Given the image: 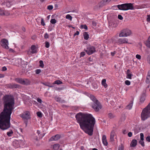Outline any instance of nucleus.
I'll use <instances>...</instances> for the list:
<instances>
[{
	"instance_id": "obj_16",
	"label": "nucleus",
	"mask_w": 150,
	"mask_h": 150,
	"mask_svg": "<svg viewBox=\"0 0 150 150\" xmlns=\"http://www.w3.org/2000/svg\"><path fill=\"white\" fill-rule=\"evenodd\" d=\"M102 142L104 145L106 146H107L108 143L106 139V137L105 135H103V136Z\"/></svg>"
},
{
	"instance_id": "obj_62",
	"label": "nucleus",
	"mask_w": 150,
	"mask_h": 150,
	"mask_svg": "<svg viewBox=\"0 0 150 150\" xmlns=\"http://www.w3.org/2000/svg\"><path fill=\"white\" fill-rule=\"evenodd\" d=\"M115 52H111V55L112 56H113L115 55Z\"/></svg>"
},
{
	"instance_id": "obj_25",
	"label": "nucleus",
	"mask_w": 150,
	"mask_h": 150,
	"mask_svg": "<svg viewBox=\"0 0 150 150\" xmlns=\"http://www.w3.org/2000/svg\"><path fill=\"white\" fill-rule=\"evenodd\" d=\"M59 146L60 145L59 144H55L53 145V148L54 150H58L59 148Z\"/></svg>"
},
{
	"instance_id": "obj_11",
	"label": "nucleus",
	"mask_w": 150,
	"mask_h": 150,
	"mask_svg": "<svg viewBox=\"0 0 150 150\" xmlns=\"http://www.w3.org/2000/svg\"><path fill=\"white\" fill-rule=\"evenodd\" d=\"M146 92L145 91H144L142 93V94L141 95L140 98V100L139 101V103H142L145 101V97H146Z\"/></svg>"
},
{
	"instance_id": "obj_23",
	"label": "nucleus",
	"mask_w": 150,
	"mask_h": 150,
	"mask_svg": "<svg viewBox=\"0 0 150 150\" xmlns=\"http://www.w3.org/2000/svg\"><path fill=\"white\" fill-rule=\"evenodd\" d=\"M125 31L124 30L121 31L120 33L119 34V36L120 37H126V35L125 34Z\"/></svg>"
},
{
	"instance_id": "obj_33",
	"label": "nucleus",
	"mask_w": 150,
	"mask_h": 150,
	"mask_svg": "<svg viewBox=\"0 0 150 150\" xmlns=\"http://www.w3.org/2000/svg\"><path fill=\"white\" fill-rule=\"evenodd\" d=\"M81 28H84L86 30H87L88 29L87 26L86 25H81Z\"/></svg>"
},
{
	"instance_id": "obj_22",
	"label": "nucleus",
	"mask_w": 150,
	"mask_h": 150,
	"mask_svg": "<svg viewBox=\"0 0 150 150\" xmlns=\"http://www.w3.org/2000/svg\"><path fill=\"white\" fill-rule=\"evenodd\" d=\"M83 35L84 37V39L87 40L89 38V35L87 32H84L83 33Z\"/></svg>"
},
{
	"instance_id": "obj_14",
	"label": "nucleus",
	"mask_w": 150,
	"mask_h": 150,
	"mask_svg": "<svg viewBox=\"0 0 150 150\" xmlns=\"http://www.w3.org/2000/svg\"><path fill=\"white\" fill-rule=\"evenodd\" d=\"M116 136V134H115L114 130H112L110 133V141L113 142L114 141V137Z\"/></svg>"
},
{
	"instance_id": "obj_60",
	"label": "nucleus",
	"mask_w": 150,
	"mask_h": 150,
	"mask_svg": "<svg viewBox=\"0 0 150 150\" xmlns=\"http://www.w3.org/2000/svg\"><path fill=\"white\" fill-rule=\"evenodd\" d=\"M92 25L95 26H96V23L95 21H93L92 23Z\"/></svg>"
},
{
	"instance_id": "obj_17",
	"label": "nucleus",
	"mask_w": 150,
	"mask_h": 150,
	"mask_svg": "<svg viewBox=\"0 0 150 150\" xmlns=\"http://www.w3.org/2000/svg\"><path fill=\"white\" fill-rule=\"evenodd\" d=\"M23 85H28L30 84L31 81L27 79H25L23 80Z\"/></svg>"
},
{
	"instance_id": "obj_1",
	"label": "nucleus",
	"mask_w": 150,
	"mask_h": 150,
	"mask_svg": "<svg viewBox=\"0 0 150 150\" xmlns=\"http://www.w3.org/2000/svg\"><path fill=\"white\" fill-rule=\"evenodd\" d=\"M4 108L0 114V129L3 130L7 129L10 126V120L12 110L14 108V99L8 95L4 96Z\"/></svg>"
},
{
	"instance_id": "obj_44",
	"label": "nucleus",
	"mask_w": 150,
	"mask_h": 150,
	"mask_svg": "<svg viewBox=\"0 0 150 150\" xmlns=\"http://www.w3.org/2000/svg\"><path fill=\"white\" fill-rule=\"evenodd\" d=\"M10 14V13L8 11H5V12H4V15H5L6 16H8Z\"/></svg>"
},
{
	"instance_id": "obj_21",
	"label": "nucleus",
	"mask_w": 150,
	"mask_h": 150,
	"mask_svg": "<svg viewBox=\"0 0 150 150\" xmlns=\"http://www.w3.org/2000/svg\"><path fill=\"white\" fill-rule=\"evenodd\" d=\"M23 79L21 78H17L15 79V81L21 84H23Z\"/></svg>"
},
{
	"instance_id": "obj_57",
	"label": "nucleus",
	"mask_w": 150,
	"mask_h": 150,
	"mask_svg": "<svg viewBox=\"0 0 150 150\" xmlns=\"http://www.w3.org/2000/svg\"><path fill=\"white\" fill-rule=\"evenodd\" d=\"M79 32L78 31H77L74 34V36H75L76 35H78L79 34Z\"/></svg>"
},
{
	"instance_id": "obj_59",
	"label": "nucleus",
	"mask_w": 150,
	"mask_h": 150,
	"mask_svg": "<svg viewBox=\"0 0 150 150\" xmlns=\"http://www.w3.org/2000/svg\"><path fill=\"white\" fill-rule=\"evenodd\" d=\"M130 71L129 69L127 70V75L128 74H130L131 73H130Z\"/></svg>"
},
{
	"instance_id": "obj_7",
	"label": "nucleus",
	"mask_w": 150,
	"mask_h": 150,
	"mask_svg": "<svg viewBox=\"0 0 150 150\" xmlns=\"http://www.w3.org/2000/svg\"><path fill=\"white\" fill-rule=\"evenodd\" d=\"M0 44L2 47L5 49H8L9 48L8 46V40L6 39H2L0 42Z\"/></svg>"
},
{
	"instance_id": "obj_6",
	"label": "nucleus",
	"mask_w": 150,
	"mask_h": 150,
	"mask_svg": "<svg viewBox=\"0 0 150 150\" xmlns=\"http://www.w3.org/2000/svg\"><path fill=\"white\" fill-rule=\"evenodd\" d=\"M84 50L88 55L91 54L96 51L95 47L91 45L87 46L86 49H85Z\"/></svg>"
},
{
	"instance_id": "obj_30",
	"label": "nucleus",
	"mask_w": 150,
	"mask_h": 150,
	"mask_svg": "<svg viewBox=\"0 0 150 150\" xmlns=\"http://www.w3.org/2000/svg\"><path fill=\"white\" fill-rule=\"evenodd\" d=\"M132 103H130L127 106V107H126L127 108V109H128L129 110H130L132 108Z\"/></svg>"
},
{
	"instance_id": "obj_43",
	"label": "nucleus",
	"mask_w": 150,
	"mask_h": 150,
	"mask_svg": "<svg viewBox=\"0 0 150 150\" xmlns=\"http://www.w3.org/2000/svg\"><path fill=\"white\" fill-rule=\"evenodd\" d=\"M53 8V6L52 5H49L47 6V9L49 10H51Z\"/></svg>"
},
{
	"instance_id": "obj_13",
	"label": "nucleus",
	"mask_w": 150,
	"mask_h": 150,
	"mask_svg": "<svg viewBox=\"0 0 150 150\" xmlns=\"http://www.w3.org/2000/svg\"><path fill=\"white\" fill-rule=\"evenodd\" d=\"M61 137L60 135L57 134L55 136L52 137L50 139V141H57L59 140Z\"/></svg>"
},
{
	"instance_id": "obj_5",
	"label": "nucleus",
	"mask_w": 150,
	"mask_h": 150,
	"mask_svg": "<svg viewBox=\"0 0 150 150\" xmlns=\"http://www.w3.org/2000/svg\"><path fill=\"white\" fill-rule=\"evenodd\" d=\"M117 6L120 10L127 11L129 10H133L134 8L132 3H125L121 5H119Z\"/></svg>"
},
{
	"instance_id": "obj_49",
	"label": "nucleus",
	"mask_w": 150,
	"mask_h": 150,
	"mask_svg": "<svg viewBox=\"0 0 150 150\" xmlns=\"http://www.w3.org/2000/svg\"><path fill=\"white\" fill-rule=\"evenodd\" d=\"M4 13V11L1 9H0V15H3Z\"/></svg>"
},
{
	"instance_id": "obj_54",
	"label": "nucleus",
	"mask_w": 150,
	"mask_h": 150,
	"mask_svg": "<svg viewBox=\"0 0 150 150\" xmlns=\"http://www.w3.org/2000/svg\"><path fill=\"white\" fill-rule=\"evenodd\" d=\"M147 21L149 22L150 21V15H148L147 16V18L146 19Z\"/></svg>"
},
{
	"instance_id": "obj_41",
	"label": "nucleus",
	"mask_w": 150,
	"mask_h": 150,
	"mask_svg": "<svg viewBox=\"0 0 150 150\" xmlns=\"http://www.w3.org/2000/svg\"><path fill=\"white\" fill-rule=\"evenodd\" d=\"M140 8H145L147 7L146 6V5L145 4H142L140 6Z\"/></svg>"
},
{
	"instance_id": "obj_61",
	"label": "nucleus",
	"mask_w": 150,
	"mask_h": 150,
	"mask_svg": "<svg viewBox=\"0 0 150 150\" xmlns=\"http://www.w3.org/2000/svg\"><path fill=\"white\" fill-rule=\"evenodd\" d=\"M4 74H0V78H2L4 77Z\"/></svg>"
},
{
	"instance_id": "obj_2",
	"label": "nucleus",
	"mask_w": 150,
	"mask_h": 150,
	"mask_svg": "<svg viewBox=\"0 0 150 150\" xmlns=\"http://www.w3.org/2000/svg\"><path fill=\"white\" fill-rule=\"evenodd\" d=\"M75 117L81 128L88 135H92L96 122L92 115L79 112L76 115Z\"/></svg>"
},
{
	"instance_id": "obj_15",
	"label": "nucleus",
	"mask_w": 150,
	"mask_h": 150,
	"mask_svg": "<svg viewBox=\"0 0 150 150\" xmlns=\"http://www.w3.org/2000/svg\"><path fill=\"white\" fill-rule=\"evenodd\" d=\"M19 86L20 85H19L15 84H13L10 83L8 85V87L10 88H19Z\"/></svg>"
},
{
	"instance_id": "obj_39",
	"label": "nucleus",
	"mask_w": 150,
	"mask_h": 150,
	"mask_svg": "<svg viewBox=\"0 0 150 150\" xmlns=\"http://www.w3.org/2000/svg\"><path fill=\"white\" fill-rule=\"evenodd\" d=\"M125 83L126 85L128 86L130 84V82L127 80L125 81Z\"/></svg>"
},
{
	"instance_id": "obj_53",
	"label": "nucleus",
	"mask_w": 150,
	"mask_h": 150,
	"mask_svg": "<svg viewBox=\"0 0 150 150\" xmlns=\"http://www.w3.org/2000/svg\"><path fill=\"white\" fill-rule=\"evenodd\" d=\"M44 38L45 39H47L49 38V35L47 33H46L44 35Z\"/></svg>"
},
{
	"instance_id": "obj_19",
	"label": "nucleus",
	"mask_w": 150,
	"mask_h": 150,
	"mask_svg": "<svg viewBox=\"0 0 150 150\" xmlns=\"http://www.w3.org/2000/svg\"><path fill=\"white\" fill-rule=\"evenodd\" d=\"M137 144V141L136 139H133L131 142L130 144V146L135 147Z\"/></svg>"
},
{
	"instance_id": "obj_55",
	"label": "nucleus",
	"mask_w": 150,
	"mask_h": 150,
	"mask_svg": "<svg viewBox=\"0 0 150 150\" xmlns=\"http://www.w3.org/2000/svg\"><path fill=\"white\" fill-rule=\"evenodd\" d=\"M37 101L38 102L41 103H42V100L40 98H38L37 99Z\"/></svg>"
},
{
	"instance_id": "obj_24",
	"label": "nucleus",
	"mask_w": 150,
	"mask_h": 150,
	"mask_svg": "<svg viewBox=\"0 0 150 150\" xmlns=\"http://www.w3.org/2000/svg\"><path fill=\"white\" fill-rule=\"evenodd\" d=\"M106 79H103L102 80V82H101L102 85L103 86H104L105 88H107L108 86L107 84L106 83Z\"/></svg>"
},
{
	"instance_id": "obj_56",
	"label": "nucleus",
	"mask_w": 150,
	"mask_h": 150,
	"mask_svg": "<svg viewBox=\"0 0 150 150\" xmlns=\"http://www.w3.org/2000/svg\"><path fill=\"white\" fill-rule=\"evenodd\" d=\"M128 135L129 137H132V133L131 132H129L128 133Z\"/></svg>"
},
{
	"instance_id": "obj_28",
	"label": "nucleus",
	"mask_w": 150,
	"mask_h": 150,
	"mask_svg": "<svg viewBox=\"0 0 150 150\" xmlns=\"http://www.w3.org/2000/svg\"><path fill=\"white\" fill-rule=\"evenodd\" d=\"M13 132L12 130H10L7 133V135L9 137L11 136L12 134H13Z\"/></svg>"
},
{
	"instance_id": "obj_58",
	"label": "nucleus",
	"mask_w": 150,
	"mask_h": 150,
	"mask_svg": "<svg viewBox=\"0 0 150 150\" xmlns=\"http://www.w3.org/2000/svg\"><path fill=\"white\" fill-rule=\"evenodd\" d=\"M6 69H7V68H6V67H3V68H2V71H4L6 70Z\"/></svg>"
},
{
	"instance_id": "obj_35",
	"label": "nucleus",
	"mask_w": 150,
	"mask_h": 150,
	"mask_svg": "<svg viewBox=\"0 0 150 150\" xmlns=\"http://www.w3.org/2000/svg\"><path fill=\"white\" fill-rule=\"evenodd\" d=\"M37 116L40 117H42V115L41 112H37Z\"/></svg>"
},
{
	"instance_id": "obj_12",
	"label": "nucleus",
	"mask_w": 150,
	"mask_h": 150,
	"mask_svg": "<svg viewBox=\"0 0 150 150\" xmlns=\"http://www.w3.org/2000/svg\"><path fill=\"white\" fill-rule=\"evenodd\" d=\"M111 0H103L99 3L98 5L99 7L103 6L108 3Z\"/></svg>"
},
{
	"instance_id": "obj_50",
	"label": "nucleus",
	"mask_w": 150,
	"mask_h": 150,
	"mask_svg": "<svg viewBox=\"0 0 150 150\" xmlns=\"http://www.w3.org/2000/svg\"><path fill=\"white\" fill-rule=\"evenodd\" d=\"M118 18H119V19L120 20H122L123 19V17H122V16L120 15H118Z\"/></svg>"
},
{
	"instance_id": "obj_42",
	"label": "nucleus",
	"mask_w": 150,
	"mask_h": 150,
	"mask_svg": "<svg viewBox=\"0 0 150 150\" xmlns=\"http://www.w3.org/2000/svg\"><path fill=\"white\" fill-rule=\"evenodd\" d=\"M140 135L141 140H143L144 139V134H143V133H141L140 134Z\"/></svg>"
},
{
	"instance_id": "obj_46",
	"label": "nucleus",
	"mask_w": 150,
	"mask_h": 150,
	"mask_svg": "<svg viewBox=\"0 0 150 150\" xmlns=\"http://www.w3.org/2000/svg\"><path fill=\"white\" fill-rule=\"evenodd\" d=\"M132 76V74H128L127 76V78L128 79H131Z\"/></svg>"
},
{
	"instance_id": "obj_45",
	"label": "nucleus",
	"mask_w": 150,
	"mask_h": 150,
	"mask_svg": "<svg viewBox=\"0 0 150 150\" xmlns=\"http://www.w3.org/2000/svg\"><path fill=\"white\" fill-rule=\"evenodd\" d=\"M147 59L148 63L150 64V54L148 56Z\"/></svg>"
},
{
	"instance_id": "obj_29",
	"label": "nucleus",
	"mask_w": 150,
	"mask_h": 150,
	"mask_svg": "<svg viewBox=\"0 0 150 150\" xmlns=\"http://www.w3.org/2000/svg\"><path fill=\"white\" fill-rule=\"evenodd\" d=\"M66 18L69 20L70 21H71L72 17L69 14H67L66 16Z\"/></svg>"
},
{
	"instance_id": "obj_48",
	"label": "nucleus",
	"mask_w": 150,
	"mask_h": 150,
	"mask_svg": "<svg viewBox=\"0 0 150 150\" xmlns=\"http://www.w3.org/2000/svg\"><path fill=\"white\" fill-rule=\"evenodd\" d=\"M136 57L137 58L139 59H141V56L139 54H137L136 56Z\"/></svg>"
},
{
	"instance_id": "obj_34",
	"label": "nucleus",
	"mask_w": 150,
	"mask_h": 150,
	"mask_svg": "<svg viewBox=\"0 0 150 150\" xmlns=\"http://www.w3.org/2000/svg\"><path fill=\"white\" fill-rule=\"evenodd\" d=\"M57 21L55 19H52L50 20V23L53 24L55 23Z\"/></svg>"
},
{
	"instance_id": "obj_40",
	"label": "nucleus",
	"mask_w": 150,
	"mask_h": 150,
	"mask_svg": "<svg viewBox=\"0 0 150 150\" xmlns=\"http://www.w3.org/2000/svg\"><path fill=\"white\" fill-rule=\"evenodd\" d=\"M85 55V53L84 52H81L80 54V57H83Z\"/></svg>"
},
{
	"instance_id": "obj_9",
	"label": "nucleus",
	"mask_w": 150,
	"mask_h": 150,
	"mask_svg": "<svg viewBox=\"0 0 150 150\" xmlns=\"http://www.w3.org/2000/svg\"><path fill=\"white\" fill-rule=\"evenodd\" d=\"M31 51H28V54H30L31 53L34 54L37 52V49L36 46L35 45H33L31 47Z\"/></svg>"
},
{
	"instance_id": "obj_20",
	"label": "nucleus",
	"mask_w": 150,
	"mask_h": 150,
	"mask_svg": "<svg viewBox=\"0 0 150 150\" xmlns=\"http://www.w3.org/2000/svg\"><path fill=\"white\" fill-rule=\"evenodd\" d=\"M54 99L56 101L59 102L64 103L65 101L64 100H62L61 98L58 96L55 97L54 98Z\"/></svg>"
},
{
	"instance_id": "obj_27",
	"label": "nucleus",
	"mask_w": 150,
	"mask_h": 150,
	"mask_svg": "<svg viewBox=\"0 0 150 150\" xmlns=\"http://www.w3.org/2000/svg\"><path fill=\"white\" fill-rule=\"evenodd\" d=\"M146 45L148 47L150 48V36L146 42Z\"/></svg>"
},
{
	"instance_id": "obj_26",
	"label": "nucleus",
	"mask_w": 150,
	"mask_h": 150,
	"mask_svg": "<svg viewBox=\"0 0 150 150\" xmlns=\"http://www.w3.org/2000/svg\"><path fill=\"white\" fill-rule=\"evenodd\" d=\"M108 117L111 119H113L115 117V116L111 113H109L108 114Z\"/></svg>"
},
{
	"instance_id": "obj_3",
	"label": "nucleus",
	"mask_w": 150,
	"mask_h": 150,
	"mask_svg": "<svg viewBox=\"0 0 150 150\" xmlns=\"http://www.w3.org/2000/svg\"><path fill=\"white\" fill-rule=\"evenodd\" d=\"M150 117V103L142 110L141 113V118L144 121Z\"/></svg>"
},
{
	"instance_id": "obj_18",
	"label": "nucleus",
	"mask_w": 150,
	"mask_h": 150,
	"mask_svg": "<svg viewBox=\"0 0 150 150\" xmlns=\"http://www.w3.org/2000/svg\"><path fill=\"white\" fill-rule=\"evenodd\" d=\"M125 33L126 35V37L129 36L132 33L131 30L128 29H124Z\"/></svg>"
},
{
	"instance_id": "obj_52",
	"label": "nucleus",
	"mask_w": 150,
	"mask_h": 150,
	"mask_svg": "<svg viewBox=\"0 0 150 150\" xmlns=\"http://www.w3.org/2000/svg\"><path fill=\"white\" fill-rule=\"evenodd\" d=\"M124 147L123 146L121 145L120 146H119L118 148V150H123Z\"/></svg>"
},
{
	"instance_id": "obj_4",
	"label": "nucleus",
	"mask_w": 150,
	"mask_h": 150,
	"mask_svg": "<svg viewBox=\"0 0 150 150\" xmlns=\"http://www.w3.org/2000/svg\"><path fill=\"white\" fill-rule=\"evenodd\" d=\"M90 98L94 102V103L92 105V108L96 112L98 111L102 108L101 105L93 95H91Z\"/></svg>"
},
{
	"instance_id": "obj_32",
	"label": "nucleus",
	"mask_w": 150,
	"mask_h": 150,
	"mask_svg": "<svg viewBox=\"0 0 150 150\" xmlns=\"http://www.w3.org/2000/svg\"><path fill=\"white\" fill-rule=\"evenodd\" d=\"M40 63V67H41V68H43L44 67V65L43 64V61L42 60H40L39 61Z\"/></svg>"
},
{
	"instance_id": "obj_37",
	"label": "nucleus",
	"mask_w": 150,
	"mask_h": 150,
	"mask_svg": "<svg viewBox=\"0 0 150 150\" xmlns=\"http://www.w3.org/2000/svg\"><path fill=\"white\" fill-rule=\"evenodd\" d=\"M45 47L48 48L50 47V44L48 42H45Z\"/></svg>"
},
{
	"instance_id": "obj_38",
	"label": "nucleus",
	"mask_w": 150,
	"mask_h": 150,
	"mask_svg": "<svg viewBox=\"0 0 150 150\" xmlns=\"http://www.w3.org/2000/svg\"><path fill=\"white\" fill-rule=\"evenodd\" d=\"M41 71V70L40 69H37L35 71V73L36 74H39Z\"/></svg>"
},
{
	"instance_id": "obj_47",
	"label": "nucleus",
	"mask_w": 150,
	"mask_h": 150,
	"mask_svg": "<svg viewBox=\"0 0 150 150\" xmlns=\"http://www.w3.org/2000/svg\"><path fill=\"white\" fill-rule=\"evenodd\" d=\"M41 24L43 26H44L45 25V24L44 21V19L43 18H42L41 20Z\"/></svg>"
},
{
	"instance_id": "obj_63",
	"label": "nucleus",
	"mask_w": 150,
	"mask_h": 150,
	"mask_svg": "<svg viewBox=\"0 0 150 150\" xmlns=\"http://www.w3.org/2000/svg\"><path fill=\"white\" fill-rule=\"evenodd\" d=\"M37 133L38 136L40 134V132L39 130H37Z\"/></svg>"
},
{
	"instance_id": "obj_36",
	"label": "nucleus",
	"mask_w": 150,
	"mask_h": 150,
	"mask_svg": "<svg viewBox=\"0 0 150 150\" xmlns=\"http://www.w3.org/2000/svg\"><path fill=\"white\" fill-rule=\"evenodd\" d=\"M139 142L142 146L143 147L144 146V143L143 140H140Z\"/></svg>"
},
{
	"instance_id": "obj_31",
	"label": "nucleus",
	"mask_w": 150,
	"mask_h": 150,
	"mask_svg": "<svg viewBox=\"0 0 150 150\" xmlns=\"http://www.w3.org/2000/svg\"><path fill=\"white\" fill-rule=\"evenodd\" d=\"M62 83V82L61 81L59 80H56L54 82V84H60Z\"/></svg>"
},
{
	"instance_id": "obj_51",
	"label": "nucleus",
	"mask_w": 150,
	"mask_h": 150,
	"mask_svg": "<svg viewBox=\"0 0 150 150\" xmlns=\"http://www.w3.org/2000/svg\"><path fill=\"white\" fill-rule=\"evenodd\" d=\"M146 140L148 142H150V136H148L146 138Z\"/></svg>"
},
{
	"instance_id": "obj_64",
	"label": "nucleus",
	"mask_w": 150,
	"mask_h": 150,
	"mask_svg": "<svg viewBox=\"0 0 150 150\" xmlns=\"http://www.w3.org/2000/svg\"><path fill=\"white\" fill-rule=\"evenodd\" d=\"M9 50L10 51V52H13L14 51V50L13 49H12L11 48L10 49H9Z\"/></svg>"
},
{
	"instance_id": "obj_8",
	"label": "nucleus",
	"mask_w": 150,
	"mask_h": 150,
	"mask_svg": "<svg viewBox=\"0 0 150 150\" xmlns=\"http://www.w3.org/2000/svg\"><path fill=\"white\" fill-rule=\"evenodd\" d=\"M30 112L28 111H26L21 114L20 116L23 119L28 120L30 118Z\"/></svg>"
},
{
	"instance_id": "obj_10",
	"label": "nucleus",
	"mask_w": 150,
	"mask_h": 150,
	"mask_svg": "<svg viewBox=\"0 0 150 150\" xmlns=\"http://www.w3.org/2000/svg\"><path fill=\"white\" fill-rule=\"evenodd\" d=\"M128 40L126 38H120L117 40V43L120 44L128 43Z\"/></svg>"
}]
</instances>
